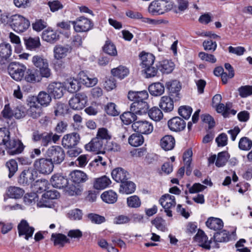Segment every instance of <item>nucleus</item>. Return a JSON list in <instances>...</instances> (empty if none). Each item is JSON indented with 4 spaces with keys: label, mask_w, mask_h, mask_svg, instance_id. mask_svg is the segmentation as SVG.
Returning a JSON list of instances; mask_svg holds the SVG:
<instances>
[{
    "label": "nucleus",
    "mask_w": 252,
    "mask_h": 252,
    "mask_svg": "<svg viewBox=\"0 0 252 252\" xmlns=\"http://www.w3.org/2000/svg\"><path fill=\"white\" fill-rule=\"evenodd\" d=\"M14 117L17 119L24 118L27 113L26 108L23 106H17L14 108Z\"/></svg>",
    "instance_id": "61"
},
{
    "label": "nucleus",
    "mask_w": 252,
    "mask_h": 252,
    "mask_svg": "<svg viewBox=\"0 0 252 252\" xmlns=\"http://www.w3.org/2000/svg\"><path fill=\"white\" fill-rule=\"evenodd\" d=\"M139 56L142 61L141 65L142 68L150 66L154 63L155 57L154 55L151 53H146L144 51H142L140 53Z\"/></svg>",
    "instance_id": "32"
},
{
    "label": "nucleus",
    "mask_w": 252,
    "mask_h": 252,
    "mask_svg": "<svg viewBox=\"0 0 252 252\" xmlns=\"http://www.w3.org/2000/svg\"><path fill=\"white\" fill-rule=\"evenodd\" d=\"M103 145H105V143L95 137L93 138L89 143L85 145V148L87 151L98 153L103 149Z\"/></svg>",
    "instance_id": "26"
},
{
    "label": "nucleus",
    "mask_w": 252,
    "mask_h": 252,
    "mask_svg": "<svg viewBox=\"0 0 252 252\" xmlns=\"http://www.w3.org/2000/svg\"><path fill=\"white\" fill-rule=\"evenodd\" d=\"M7 70L8 74L13 79L20 81L24 77L26 66L18 62L11 61L6 64L4 70Z\"/></svg>",
    "instance_id": "2"
},
{
    "label": "nucleus",
    "mask_w": 252,
    "mask_h": 252,
    "mask_svg": "<svg viewBox=\"0 0 252 252\" xmlns=\"http://www.w3.org/2000/svg\"><path fill=\"white\" fill-rule=\"evenodd\" d=\"M111 183V180L109 178L103 176L95 180L94 187L96 189H103L107 187Z\"/></svg>",
    "instance_id": "47"
},
{
    "label": "nucleus",
    "mask_w": 252,
    "mask_h": 252,
    "mask_svg": "<svg viewBox=\"0 0 252 252\" xmlns=\"http://www.w3.org/2000/svg\"><path fill=\"white\" fill-rule=\"evenodd\" d=\"M159 202L163 208L167 207L171 208L172 207H175L176 204L175 196L169 194L162 195L159 198Z\"/></svg>",
    "instance_id": "36"
},
{
    "label": "nucleus",
    "mask_w": 252,
    "mask_h": 252,
    "mask_svg": "<svg viewBox=\"0 0 252 252\" xmlns=\"http://www.w3.org/2000/svg\"><path fill=\"white\" fill-rule=\"evenodd\" d=\"M175 140L174 137L172 135H165L160 139V146L165 151L172 150L175 147Z\"/></svg>",
    "instance_id": "33"
},
{
    "label": "nucleus",
    "mask_w": 252,
    "mask_h": 252,
    "mask_svg": "<svg viewBox=\"0 0 252 252\" xmlns=\"http://www.w3.org/2000/svg\"><path fill=\"white\" fill-rule=\"evenodd\" d=\"M54 168V165L47 157L36 159L33 163L35 171L40 174L48 175L51 173Z\"/></svg>",
    "instance_id": "5"
},
{
    "label": "nucleus",
    "mask_w": 252,
    "mask_h": 252,
    "mask_svg": "<svg viewBox=\"0 0 252 252\" xmlns=\"http://www.w3.org/2000/svg\"><path fill=\"white\" fill-rule=\"evenodd\" d=\"M111 175L115 181L121 182V184L129 178L128 172L122 167H117L113 169Z\"/></svg>",
    "instance_id": "24"
},
{
    "label": "nucleus",
    "mask_w": 252,
    "mask_h": 252,
    "mask_svg": "<svg viewBox=\"0 0 252 252\" xmlns=\"http://www.w3.org/2000/svg\"><path fill=\"white\" fill-rule=\"evenodd\" d=\"M72 50L71 46L66 45L63 46L61 45H56L54 48V56L55 59H62L65 58L67 53Z\"/></svg>",
    "instance_id": "31"
},
{
    "label": "nucleus",
    "mask_w": 252,
    "mask_h": 252,
    "mask_svg": "<svg viewBox=\"0 0 252 252\" xmlns=\"http://www.w3.org/2000/svg\"><path fill=\"white\" fill-rule=\"evenodd\" d=\"M230 158V155L226 151L220 152L218 154L217 158L215 164L218 167L223 166L225 165Z\"/></svg>",
    "instance_id": "51"
},
{
    "label": "nucleus",
    "mask_w": 252,
    "mask_h": 252,
    "mask_svg": "<svg viewBox=\"0 0 252 252\" xmlns=\"http://www.w3.org/2000/svg\"><path fill=\"white\" fill-rule=\"evenodd\" d=\"M133 130L141 134H148L153 130V125L146 121H138L132 125Z\"/></svg>",
    "instance_id": "17"
},
{
    "label": "nucleus",
    "mask_w": 252,
    "mask_h": 252,
    "mask_svg": "<svg viewBox=\"0 0 252 252\" xmlns=\"http://www.w3.org/2000/svg\"><path fill=\"white\" fill-rule=\"evenodd\" d=\"M54 110V113L56 116H64L68 113L69 110L68 106L67 104L61 101H58L53 106Z\"/></svg>",
    "instance_id": "44"
},
{
    "label": "nucleus",
    "mask_w": 252,
    "mask_h": 252,
    "mask_svg": "<svg viewBox=\"0 0 252 252\" xmlns=\"http://www.w3.org/2000/svg\"><path fill=\"white\" fill-rule=\"evenodd\" d=\"M148 90L152 95L157 96L162 94L165 90V87L160 82H156L150 85Z\"/></svg>",
    "instance_id": "38"
},
{
    "label": "nucleus",
    "mask_w": 252,
    "mask_h": 252,
    "mask_svg": "<svg viewBox=\"0 0 252 252\" xmlns=\"http://www.w3.org/2000/svg\"><path fill=\"white\" fill-rule=\"evenodd\" d=\"M111 73L114 77H116L122 80L128 75L129 69L125 66L120 65L116 68L112 69Z\"/></svg>",
    "instance_id": "40"
},
{
    "label": "nucleus",
    "mask_w": 252,
    "mask_h": 252,
    "mask_svg": "<svg viewBox=\"0 0 252 252\" xmlns=\"http://www.w3.org/2000/svg\"><path fill=\"white\" fill-rule=\"evenodd\" d=\"M87 102V96L84 93H78L69 100V105L72 109L79 110L84 108Z\"/></svg>",
    "instance_id": "13"
},
{
    "label": "nucleus",
    "mask_w": 252,
    "mask_h": 252,
    "mask_svg": "<svg viewBox=\"0 0 252 252\" xmlns=\"http://www.w3.org/2000/svg\"><path fill=\"white\" fill-rule=\"evenodd\" d=\"M59 197H60V193L56 190L46 191L42 194L37 205L39 207L52 208L54 206L52 200L57 199Z\"/></svg>",
    "instance_id": "10"
},
{
    "label": "nucleus",
    "mask_w": 252,
    "mask_h": 252,
    "mask_svg": "<svg viewBox=\"0 0 252 252\" xmlns=\"http://www.w3.org/2000/svg\"><path fill=\"white\" fill-rule=\"evenodd\" d=\"M192 112V109L189 106H181L178 109L179 114L186 120H188L190 118Z\"/></svg>",
    "instance_id": "56"
},
{
    "label": "nucleus",
    "mask_w": 252,
    "mask_h": 252,
    "mask_svg": "<svg viewBox=\"0 0 252 252\" xmlns=\"http://www.w3.org/2000/svg\"><path fill=\"white\" fill-rule=\"evenodd\" d=\"M127 204L131 208H138L141 205L140 198L137 195H133L127 198Z\"/></svg>",
    "instance_id": "64"
},
{
    "label": "nucleus",
    "mask_w": 252,
    "mask_h": 252,
    "mask_svg": "<svg viewBox=\"0 0 252 252\" xmlns=\"http://www.w3.org/2000/svg\"><path fill=\"white\" fill-rule=\"evenodd\" d=\"M24 40L26 47L28 50H35L38 48L41 45L38 37H35L34 38L32 37L28 38L24 37Z\"/></svg>",
    "instance_id": "42"
},
{
    "label": "nucleus",
    "mask_w": 252,
    "mask_h": 252,
    "mask_svg": "<svg viewBox=\"0 0 252 252\" xmlns=\"http://www.w3.org/2000/svg\"><path fill=\"white\" fill-rule=\"evenodd\" d=\"M72 182L76 185L85 183L88 180L87 174L80 170H74L70 174Z\"/></svg>",
    "instance_id": "35"
},
{
    "label": "nucleus",
    "mask_w": 252,
    "mask_h": 252,
    "mask_svg": "<svg viewBox=\"0 0 252 252\" xmlns=\"http://www.w3.org/2000/svg\"><path fill=\"white\" fill-rule=\"evenodd\" d=\"M8 195L10 198L15 199L21 198L24 195V189L16 187H10L8 190Z\"/></svg>",
    "instance_id": "53"
},
{
    "label": "nucleus",
    "mask_w": 252,
    "mask_h": 252,
    "mask_svg": "<svg viewBox=\"0 0 252 252\" xmlns=\"http://www.w3.org/2000/svg\"><path fill=\"white\" fill-rule=\"evenodd\" d=\"M238 91L241 97H246L252 94V86H242L238 89Z\"/></svg>",
    "instance_id": "63"
},
{
    "label": "nucleus",
    "mask_w": 252,
    "mask_h": 252,
    "mask_svg": "<svg viewBox=\"0 0 252 252\" xmlns=\"http://www.w3.org/2000/svg\"><path fill=\"white\" fill-rule=\"evenodd\" d=\"M144 142V137L142 134L136 133L131 135L128 138L129 144L133 147L141 145Z\"/></svg>",
    "instance_id": "49"
},
{
    "label": "nucleus",
    "mask_w": 252,
    "mask_h": 252,
    "mask_svg": "<svg viewBox=\"0 0 252 252\" xmlns=\"http://www.w3.org/2000/svg\"><path fill=\"white\" fill-rule=\"evenodd\" d=\"M17 229L19 236H24V238L27 240L32 237L35 230L33 227L30 226L28 221L24 219L18 224Z\"/></svg>",
    "instance_id": "16"
},
{
    "label": "nucleus",
    "mask_w": 252,
    "mask_h": 252,
    "mask_svg": "<svg viewBox=\"0 0 252 252\" xmlns=\"http://www.w3.org/2000/svg\"><path fill=\"white\" fill-rule=\"evenodd\" d=\"M205 223L208 228L215 231L220 230L223 227V222L222 220L217 218L210 217Z\"/></svg>",
    "instance_id": "34"
},
{
    "label": "nucleus",
    "mask_w": 252,
    "mask_h": 252,
    "mask_svg": "<svg viewBox=\"0 0 252 252\" xmlns=\"http://www.w3.org/2000/svg\"><path fill=\"white\" fill-rule=\"evenodd\" d=\"M12 54V49L9 43L4 42L0 44V69L4 70L6 64L12 61L10 58Z\"/></svg>",
    "instance_id": "8"
},
{
    "label": "nucleus",
    "mask_w": 252,
    "mask_h": 252,
    "mask_svg": "<svg viewBox=\"0 0 252 252\" xmlns=\"http://www.w3.org/2000/svg\"><path fill=\"white\" fill-rule=\"evenodd\" d=\"M42 77H43L37 69L26 68L23 79L27 82L34 83L36 82H39Z\"/></svg>",
    "instance_id": "23"
},
{
    "label": "nucleus",
    "mask_w": 252,
    "mask_h": 252,
    "mask_svg": "<svg viewBox=\"0 0 252 252\" xmlns=\"http://www.w3.org/2000/svg\"><path fill=\"white\" fill-rule=\"evenodd\" d=\"M102 200L108 204H113L117 200L118 195L117 193L112 190L104 191L101 195Z\"/></svg>",
    "instance_id": "45"
},
{
    "label": "nucleus",
    "mask_w": 252,
    "mask_h": 252,
    "mask_svg": "<svg viewBox=\"0 0 252 252\" xmlns=\"http://www.w3.org/2000/svg\"><path fill=\"white\" fill-rule=\"evenodd\" d=\"M80 140V135L77 132L65 134L62 139V145L65 148L76 146Z\"/></svg>",
    "instance_id": "20"
},
{
    "label": "nucleus",
    "mask_w": 252,
    "mask_h": 252,
    "mask_svg": "<svg viewBox=\"0 0 252 252\" xmlns=\"http://www.w3.org/2000/svg\"><path fill=\"white\" fill-rule=\"evenodd\" d=\"M75 32H88L93 27V24L89 19L84 17L77 18L71 22Z\"/></svg>",
    "instance_id": "12"
},
{
    "label": "nucleus",
    "mask_w": 252,
    "mask_h": 252,
    "mask_svg": "<svg viewBox=\"0 0 252 252\" xmlns=\"http://www.w3.org/2000/svg\"><path fill=\"white\" fill-rule=\"evenodd\" d=\"M45 157H47L51 161H52L54 165H59L64 160L65 153L61 146H52L46 150Z\"/></svg>",
    "instance_id": "4"
},
{
    "label": "nucleus",
    "mask_w": 252,
    "mask_h": 252,
    "mask_svg": "<svg viewBox=\"0 0 252 252\" xmlns=\"http://www.w3.org/2000/svg\"><path fill=\"white\" fill-rule=\"evenodd\" d=\"M165 87L168 91L169 96L173 97L175 101H178L180 99V91L182 86L179 81L174 80L167 82Z\"/></svg>",
    "instance_id": "14"
},
{
    "label": "nucleus",
    "mask_w": 252,
    "mask_h": 252,
    "mask_svg": "<svg viewBox=\"0 0 252 252\" xmlns=\"http://www.w3.org/2000/svg\"><path fill=\"white\" fill-rule=\"evenodd\" d=\"M137 115L134 111H126L120 115V119L122 123L126 125H129L131 123L136 122L137 120Z\"/></svg>",
    "instance_id": "37"
},
{
    "label": "nucleus",
    "mask_w": 252,
    "mask_h": 252,
    "mask_svg": "<svg viewBox=\"0 0 252 252\" xmlns=\"http://www.w3.org/2000/svg\"><path fill=\"white\" fill-rule=\"evenodd\" d=\"M193 240L198 243V246L206 250H210L211 244H212V239L208 241L207 236L201 229L198 230L197 233L193 237Z\"/></svg>",
    "instance_id": "19"
},
{
    "label": "nucleus",
    "mask_w": 252,
    "mask_h": 252,
    "mask_svg": "<svg viewBox=\"0 0 252 252\" xmlns=\"http://www.w3.org/2000/svg\"><path fill=\"white\" fill-rule=\"evenodd\" d=\"M252 147V141L247 137L241 138L239 142V148L244 151H248Z\"/></svg>",
    "instance_id": "57"
},
{
    "label": "nucleus",
    "mask_w": 252,
    "mask_h": 252,
    "mask_svg": "<svg viewBox=\"0 0 252 252\" xmlns=\"http://www.w3.org/2000/svg\"><path fill=\"white\" fill-rule=\"evenodd\" d=\"M148 92L145 90L138 92L129 91L127 94L128 99L133 102L145 101L148 98Z\"/></svg>",
    "instance_id": "28"
},
{
    "label": "nucleus",
    "mask_w": 252,
    "mask_h": 252,
    "mask_svg": "<svg viewBox=\"0 0 252 252\" xmlns=\"http://www.w3.org/2000/svg\"><path fill=\"white\" fill-rule=\"evenodd\" d=\"M50 182L54 188L61 189L67 187L68 180L66 177L60 174H56L52 176Z\"/></svg>",
    "instance_id": "22"
},
{
    "label": "nucleus",
    "mask_w": 252,
    "mask_h": 252,
    "mask_svg": "<svg viewBox=\"0 0 252 252\" xmlns=\"http://www.w3.org/2000/svg\"><path fill=\"white\" fill-rule=\"evenodd\" d=\"M61 135L53 134L51 131L40 132L35 130L32 133V140L34 143L39 142L41 146L47 147L52 142L56 143L60 138Z\"/></svg>",
    "instance_id": "1"
},
{
    "label": "nucleus",
    "mask_w": 252,
    "mask_h": 252,
    "mask_svg": "<svg viewBox=\"0 0 252 252\" xmlns=\"http://www.w3.org/2000/svg\"><path fill=\"white\" fill-rule=\"evenodd\" d=\"M10 27L15 32H24L30 27V22L24 17L15 14L11 16Z\"/></svg>",
    "instance_id": "7"
},
{
    "label": "nucleus",
    "mask_w": 252,
    "mask_h": 252,
    "mask_svg": "<svg viewBox=\"0 0 252 252\" xmlns=\"http://www.w3.org/2000/svg\"><path fill=\"white\" fill-rule=\"evenodd\" d=\"M172 7L171 2L168 0H156L150 4L148 11L153 15H158L169 11Z\"/></svg>",
    "instance_id": "3"
},
{
    "label": "nucleus",
    "mask_w": 252,
    "mask_h": 252,
    "mask_svg": "<svg viewBox=\"0 0 252 252\" xmlns=\"http://www.w3.org/2000/svg\"><path fill=\"white\" fill-rule=\"evenodd\" d=\"M51 241L53 242L55 246L63 247L65 244H69L70 240L67 236L62 233H52L51 237Z\"/></svg>",
    "instance_id": "27"
},
{
    "label": "nucleus",
    "mask_w": 252,
    "mask_h": 252,
    "mask_svg": "<svg viewBox=\"0 0 252 252\" xmlns=\"http://www.w3.org/2000/svg\"><path fill=\"white\" fill-rule=\"evenodd\" d=\"M47 91L55 99H59L63 96L65 89L62 83L53 82L49 85Z\"/></svg>",
    "instance_id": "18"
},
{
    "label": "nucleus",
    "mask_w": 252,
    "mask_h": 252,
    "mask_svg": "<svg viewBox=\"0 0 252 252\" xmlns=\"http://www.w3.org/2000/svg\"><path fill=\"white\" fill-rule=\"evenodd\" d=\"M156 66L162 74H169L173 71L175 64L171 61L165 60L159 62Z\"/></svg>",
    "instance_id": "29"
},
{
    "label": "nucleus",
    "mask_w": 252,
    "mask_h": 252,
    "mask_svg": "<svg viewBox=\"0 0 252 252\" xmlns=\"http://www.w3.org/2000/svg\"><path fill=\"white\" fill-rule=\"evenodd\" d=\"M5 167L8 170V177L12 178L18 171V163L16 159H10L5 163Z\"/></svg>",
    "instance_id": "46"
},
{
    "label": "nucleus",
    "mask_w": 252,
    "mask_h": 252,
    "mask_svg": "<svg viewBox=\"0 0 252 252\" xmlns=\"http://www.w3.org/2000/svg\"><path fill=\"white\" fill-rule=\"evenodd\" d=\"M27 112L29 116L33 119H37L41 116L43 110L41 106L32 107V108H29Z\"/></svg>",
    "instance_id": "58"
},
{
    "label": "nucleus",
    "mask_w": 252,
    "mask_h": 252,
    "mask_svg": "<svg viewBox=\"0 0 252 252\" xmlns=\"http://www.w3.org/2000/svg\"><path fill=\"white\" fill-rule=\"evenodd\" d=\"M32 62L33 65L39 69L38 71L42 77L48 78L50 76L51 70L49 68L48 62L46 59L43 56L36 55L32 57Z\"/></svg>",
    "instance_id": "6"
},
{
    "label": "nucleus",
    "mask_w": 252,
    "mask_h": 252,
    "mask_svg": "<svg viewBox=\"0 0 252 252\" xmlns=\"http://www.w3.org/2000/svg\"><path fill=\"white\" fill-rule=\"evenodd\" d=\"M36 96L38 99V103L41 107H45L49 106L52 101V96L47 91H41Z\"/></svg>",
    "instance_id": "39"
},
{
    "label": "nucleus",
    "mask_w": 252,
    "mask_h": 252,
    "mask_svg": "<svg viewBox=\"0 0 252 252\" xmlns=\"http://www.w3.org/2000/svg\"><path fill=\"white\" fill-rule=\"evenodd\" d=\"M14 109H12L8 103L4 105L1 115L4 119L10 120L14 117Z\"/></svg>",
    "instance_id": "60"
},
{
    "label": "nucleus",
    "mask_w": 252,
    "mask_h": 252,
    "mask_svg": "<svg viewBox=\"0 0 252 252\" xmlns=\"http://www.w3.org/2000/svg\"><path fill=\"white\" fill-rule=\"evenodd\" d=\"M167 125L170 130L179 132L185 129L186 123L183 119L176 116L170 119L168 121Z\"/></svg>",
    "instance_id": "21"
},
{
    "label": "nucleus",
    "mask_w": 252,
    "mask_h": 252,
    "mask_svg": "<svg viewBox=\"0 0 252 252\" xmlns=\"http://www.w3.org/2000/svg\"><path fill=\"white\" fill-rule=\"evenodd\" d=\"M62 32H42V38L50 43H54L60 39V33Z\"/></svg>",
    "instance_id": "52"
},
{
    "label": "nucleus",
    "mask_w": 252,
    "mask_h": 252,
    "mask_svg": "<svg viewBox=\"0 0 252 252\" xmlns=\"http://www.w3.org/2000/svg\"><path fill=\"white\" fill-rule=\"evenodd\" d=\"M149 108V105L146 101L133 102L130 107V110L138 115L147 113Z\"/></svg>",
    "instance_id": "25"
},
{
    "label": "nucleus",
    "mask_w": 252,
    "mask_h": 252,
    "mask_svg": "<svg viewBox=\"0 0 252 252\" xmlns=\"http://www.w3.org/2000/svg\"><path fill=\"white\" fill-rule=\"evenodd\" d=\"M103 52L110 57L117 56V50L115 45L109 39L105 41L102 48Z\"/></svg>",
    "instance_id": "41"
},
{
    "label": "nucleus",
    "mask_w": 252,
    "mask_h": 252,
    "mask_svg": "<svg viewBox=\"0 0 252 252\" xmlns=\"http://www.w3.org/2000/svg\"><path fill=\"white\" fill-rule=\"evenodd\" d=\"M5 149L8 155L14 156L22 153L25 147L21 140L18 138L10 139L5 144Z\"/></svg>",
    "instance_id": "9"
},
{
    "label": "nucleus",
    "mask_w": 252,
    "mask_h": 252,
    "mask_svg": "<svg viewBox=\"0 0 252 252\" xmlns=\"http://www.w3.org/2000/svg\"><path fill=\"white\" fill-rule=\"evenodd\" d=\"M150 118L155 121H159L163 117V113L158 107H153L148 112Z\"/></svg>",
    "instance_id": "50"
},
{
    "label": "nucleus",
    "mask_w": 252,
    "mask_h": 252,
    "mask_svg": "<svg viewBox=\"0 0 252 252\" xmlns=\"http://www.w3.org/2000/svg\"><path fill=\"white\" fill-rule=\"evenodd\" d=\"M211 239L212 242L213 241L214 242V244L212 243V248L219 249L220 248L219 243H226L229 241L231 239V235L226 230H220L215 232Z\"/></svg>",
    "instance_id": "15"
},
{
    "label": "nucleus",
    "mask_w": 252,
    "mask_h": 252,
    "mask_svg": "<svg viewBox=\"0 0 252 252\" xmlns=\"http://www.w3.org/2000/svg\"><path fill=\"white\" fill-rule=\"evenodd\" d=\"M153 225L158 230L164 232L167 230L165 223V220L160 217H157L151 221Z\"/></svg>",
    "instance_id": "55"
},
{
    "label": "nucleus",
    "mask_w": 252,
    "mask_h": 252,
    "mask_svg": "<svg viewBox=\"0 0 252 252\" xmlns=\"http://www.w3.org/2000/svg\"><path fill=\"white\" fill-rule=\"evenodd\" d=\"M66 87L69 92L74 93L80 89L81 84L78 79L70 78L66 80Z\"/></svg>",
    "instance_id": "43"
},
{
    "label": "nucleus",
    "mask_w": 252,
    "mask_h": 252,
    "mask_svg": "<svg viewBox=\"0 0 252 252\" xmlns=\"http://www.w3.org/2000/svg\"><path fill=\"white\" fill-rule=\"evenodd\" d=\"M104 89L107 91H110L116 88L117 86L116 80L113 76L106 78L103 84Z\"/></svg>",
    "instance_id": "59"
},
{
    "label": "nucleus",
    "mask_w": 252,
    "mask_h": 252,
    "mask_svg": "<svg viewBox=\"0 0 252 252\" xmlns=\"http://www.w3.org/2000/svg\"><path fill=\"white\" fill-rule=\"evenodd\" d=\"M96 137L105 143L111 139V135L109 133L108 129L105 127H101L98 129Z\"/></svg>",
    "instance_id": "54"
},
{
    "label": "nucleus",
    "mask_w": 252,
    "mask_h": 252,
    "mask_svg": "<svg viewBox=\"0 0 252 252\" xmlns=\"http://www.w3.org/2000/svg\"><path fill=\"white\" fill-rule=\"evenodd\" d=\"M173 97L169 96L161 97L159 104L160 108L165 112H170L173 110L174 102Z\"/></svg>",
    "instance_id": "30"
},
{
    "label": "nucleus",
    "mask_w": 252,
    "mask_h": 252,
    "mask_svg": "<svg viewBox=\"0 0 252 252\" xmlns=\"http://www.w3.org/2000/svg\"><path fill=\"white\" fill-rule=\"evenodd\" d=\"M36 171L32 167H27L23 170L18 177V183L23 186L31 185L36 177Z\"/></svg>",
    "instance_id": "11"
},
{
    "label": "nucleus",
    "mask_w": 252,
    "mask_h": 252,
    "mask_svg": "<svg viewBox=\"0 0 252 252\" xmlns=\"http://www.w3.org/2000/svg\"><path fill=\"white\" fill-rule=\"evenodd\" d=\"M135 185L131 181L127 180L123 182L120 186V192L130 194L134 192L135 190Z\"/></svg>",
    "instance_id": "48"
},
{
    "label": "nucleus",
    "mask_w": 252,
    "mask_h": 252,
    "mask_svg": "<svg viewBox=\"0 0 252 252\" xmlns=\"http://www.w3.org/2000/svg\"><path fill=\"white\" fill-rule=\"evenodd\" d=\"M201 121L208 124V128L211 129L215 126V121L214 118L209 114H204L201 115Z\"/></svg>",
    "instance_id": "62"
}]
</instances>
